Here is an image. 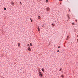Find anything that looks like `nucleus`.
<instances>
[{
  "label": "nucleus",
  "instance_id": "9d476101",
  "mask_svg": "<svg viewBox=\"0 0 78 78\" xmlns=\"http://www.w3.org/2000/svg\"><path fill=\"white\" fill-rule=\"evenodd\" d=\"M46 3L48 2V0H46Z\"/></svg>",
  "mask_w": 78,
  "mask_h": 78
},
{
  "label": "nucleus",
  "instance_id": "0eeeda50",
  "mask_svg": "<svg viewBox=\"0 0 78 78\" xmlns=\"http://www.w3.org/2000/svg\"><path fill=\"white\" fill-rule=\"evenodd\" d=\"M42 71H43V72L44 73V68H42L41 69Z\"/></svg>",
  "mask_w": 78,
  "mask_h": 78
},
{
  "label": "nucleus",
  "instance_id": "4be33fe9",
  "mask_svg": "<svg viewBox=\"0 0 78 78\" xmlns=\"http://www.w3.org/2000/svg\"><path fill=\"white\" fill-rule=\"evenodd\" d=\"M62 78H63V77H64V76H62Z\"/></svg>",
  "mask_w": 78,
  "mask_h": 78
},
{
  "label": "nucleus",
  "instance_id": "9b49d317",
  "mask_svg": "<svg viewBox=\"0 0 78 78\" xmlns=\"http://www.w3.org/2000/svg\"><path fill=\"white\" fill-rule=\"evenodd\" d=\"M38 19H41V17H40V16H38Z\"/></svg>",
  "mask_w": 78,
  "mask_h": 78
},
{
  "label": "nucleus",
  "instance_id": "2eb2a0df",
  "mask_svg": "<svg viewBox=\"0 0 78 78\" xmlns=\"http://www.w3.org/2000/svg\"><path fill=\"white\" fill-rule=\"evenodd\" d=\"M58 48H60V46H58Z\"/></svg>",
  "mask_w": 78,
  "mask_h": 78
},
{
  "label": "nucleus",
  "instance_id": "ddd939ff",
  "mask_svg": "<svg viewBox=\"0 0 78 78\" xmlns=\"http://www.w3.org/2000/svg\"><path fill=\"white\" fill-rule=\"evenodd\" d=\"M61 70H62V69H60L59 71H61Z\"/></svg>",
  "mask_w": 78,
  "mask_h": 78
},
{
  "label": "nucleus",
  "instance_id": "39448f33",
  "mask_svg": "<svg viewBox=\"0 0 78 78\" xmlns=\"http://www.w3.org/2000/svg\"><path fill=\"white\" fill-rule=\"evenodd\" d=\"M18 47H20V43H19L18 44Z\"/></svg>",
  "mask_w": 78,
  "mask_h": 78
},
{
  "label": "nucleus",
  "instance_id": "f3484780",
  "mask_svg": "<svg viewBox=\"0 0 78 78\" xmlns=\"http://www.w3.org/2000/svg\"><path fill=\"white\" fill-rule=\"evenodd\" d=\"M29 44H28L27 46H28L29 47Z\"/></svg>",
  "mask_w": 78,
  "mask_h": 78
},
{
  "label": "nucleus",
  "instance_id": "423d86ee",
  "mask_svg": "<svg viewBox=\"0 0 78 78\" xmlns=\"http://www.w3.org/2000/svg\"><path fill=\"white\" fill-rule=\"evenodd\" d=\"M69 36H68L67 37L66 40H68L69 39Z\"/></svg>",
  "mask_w": 78,
  "mask_h": 78
},
{
  "label": "nucleus",
  "instance_id": "1a4fd4ad",
  "mask_svg": "<svg viewBox=\"0 0 78 78\" xmlns=\"http://www.w3.org/2000/svg\"><path fill=\"white\" fill-rule=\"evenodd\" d=\"M30 46H32V44L31 43H30Z\"/></svg>",
  "mask_w": 78,
  "mask_h": 78
},
{
  "label": "nucleus",
  "instance_id": "5701e85b",
  "mask_svg": "<svg viewBox=\"0 0 78 78\" xmlns=\"http://www.w3.org/2000/svg\"><path fill=\"white\" fill-rule=\"evenodd\" d=\"M38 31H39V28H38Z\"/></svg>",
  "mask_w": 78,
  "mask_h": 78
},
{
  "label": "nucleus",
  "instance_id": "393cba45",
  "mask_svg": "<svg viewBox=\"0 0 78 78\" xmlns=\"http://www.w3.org/2000/svg\"><path fill=\"white\" fill-rule=\"evenodd\" d=\"M69 11H70V9L69 10Z\"/></svg>",
  "mask_w": 78,
  "mask_h": 78
},
{
  "label": "nucleus",
  "instance_id": "4468645a",
  "mask_svg": "<svg viewBox=\"0 0 78 78\" xmlns=\"http://www.w3.org/2000/svg\"><path fill=\"white\" fill-rule=\"evenodd\" d=\"M52 25H53V26H54V25H55V24L53 23L52 24Z\"/></svg>",
  "mask_w": 78,
  "mask_h": 78
},
{
  "label": "nucleus",
  "instance_id": "6ab92c4d",
  "mask_svg": "<svg viewBox=\"0 0 78 78\" xmlns=\"http://www.w3.org/2000/svg\"><path fill=\"white\" fill-rule=\"evenodd\" d=\"M30 20H32V19L31 18H30Z\"/></svg>",
  "mask_w": 78,
  "mask_h": 78
},
{
  "label": "nucleus",
  "instance_id": "6e6552de",
  "mask_svg": "<svg viewBox=\"0 0 78 78\" xmlns=\"http://www.w3.org/2000/svg\"><path fill=\"white\" fill-rule=\"evenodd\" d=\"M20 5H22V2H20Z\"/></svg>",
  "mask_w": 78,
  "mask_h": 78
},
{
  "label": "nucleus",
  "instance_id": "7ed1b4c3",
  "mask_svg": "<svg viewBox=\"0 0 78 78\" xmlns=\"http://www.w3.org/2000/svg\"><path fill=\"white\" fill-rule=\"evenodd\" d=\"M28 50H29V51H31V48H28Z\"/></svg>",
  "mask_w": 78,
  "mask_h": 78
},
{
  "label": "nucleus",
  "instance_id": "f8f14e48",
  "mask_svg": "<svg viewBox=\"0 0 78 78\" xmlns=\"http://www.w3.org/2000/svg\"><path fill=\"white\" fill-rule=\"evenodd\" d=\"M57 52H59V50H58L57 51Z\"/></svg>",
  "mask_w": 78,
  "mask_h": 78
},
{
  "label": "nucleus",
  "instance_id": "aec40b11",
  "mask_svg": "<svg viewBox=\"0 0 78 78\" xmlns=\"http://www.w3.org/2000/svg\"><path fill=\"white\" fill-rule=\"evenodd\" d=\"M31 20V22H33V20Z\"/></svg>",
  "mask_w": 78,
  "mask_h": 78
},
{
  "label": "nucleus",
  "instance_id": "dca6fc26",
  "mask_svg": "<svg viewBox=\"0 0 78 78\" xmlns=\"http://www.w3.org/2000/svg\"><path fill=\"white\" fill-rule=\"evenodd\" d=\"M4 10H6V8H4Z\"/></svg>",
  "mask_w": 78,
  "mask_h": 78
},
{
  "label": "nucleus",
  "instance_id": "412c9836",
  "mask_svg": "<svg viewBox=\"0 0 78 78\" xmlns=\"http://www.w3.org/2000/svg\"><path fill=\"white\" fill-rule=\"evenodd\" d=\"M76 22H77V20H76Z\"/></svg>",
  "mask_w": 78,
  "mask_h": 78
},
{
  "label": "nucleus",
  "instance_id": "20e7f679",
  "mask_svg": "<svg viewBox=\"0 0 78 78\" xmlns=\"http://www.w3.org/2000/svg\"><path fill=\"white\" fill-rule=\"evenodd\" d=\"M46 10H47V11H49L50 10V9H49V8H48L46 9Z\"/></svg>",
  "mask_w": 78,
  "mask_h": 78
},
{
  "label": "nucleus",
  "instance_id": "f03ea898",
  "mask_svg": "<svg viewBox=\"0 0 78 78\" xmlns=\"http://www.w3.org/2000/svg\"><path fill=\"white\" fill-rule=\"evenodd\" d=\"M11 4L13 5V6H14V2H11Z\"/></svg>",
  "mask_w": 78,
  "mask_h": 78
},
{
  "label": "nucleus",
  "instance_id": "b1692460",
  "mask_svg": "<svg viewBox=\"0 0 78 78\" xmlns=\"http://www.w3.org/2000/svg\"><path fill=\"white\" fill-rule=\"evenodd\" d=\"M77 37H78V35H77Z\"/></svg>",
  "mask_w": 78,
  "mask_h": 78
},
{
  "label": "nucleus",
  "instance_id": "a211bd4d",
  "mask_svg": "<svg viewBox=\"0 0 78 78\" xmlns=\"http://www.w3.org/2000/svg\"><path fill=\"white\" fill-rule=\"evenodd\" d=\"M72 25H75L74 23H72Z\"/></svg>",
  "mask_w": 78,
  "mask_h": 78
},
{
  "label": "nucleus",
  "instance_id": "f257e3e1",
  "mask_svg": "<svg viewBox=\"0 0 78 78\" xmlns=\"http://www.w3.org/2000/svg\"><path fill=\"white\" fill-rule=\"evenodd\" d=\"M39 75L40 76L42 77V73L41 72H40L39 73Z\"/></svg>",
  "mask_w": 78,
  "mask_h": 78
}]
</instances>
